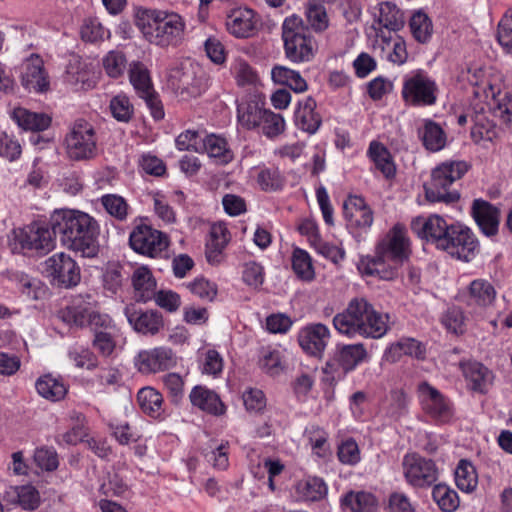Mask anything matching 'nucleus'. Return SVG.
Here are the masks:
<instances>
[{
  "label": "nucleus",
  "mask_w": 512,
  "mask_h": 512,
  "mask_svg": "<svg viewBox=\"0 0 512 512\" xmlns=\"http://www.w3.org/2000/svg\"><path fill=\"white\" fill-rule=\"evenodd\" d=\"M21 83L28 91L41 93L48 90L49 81L43 67V61L38 55H32L23 64Z\"/></svg>",
  "instance_id": "nucleus-23"
},
{
  "label": "nucleus",
  "mask_w": 512,
  "mask_h": 512,
  "mask_svg": "<svg viewBox=\"0 0 512 512\" xmlns=\"http://www.w3.org/2000/svg\"><path fill=\"white\" fill-rule=\"evenodd\" d=\"M344 214L350 229L367 230L373 224L374 218L371 209H349L348 205H344Z\"/></svg>",
  "instance_id": "nucleus-61"
},
{
  "label": "nucleus",
  "mask_w": 512,
  "mask_h": 512,
  "mask_svg": "<svg viewBox=\"0 0 512 512\" xmlns=\"http://www.w3.org/2000/svg\"><path fill=\"white\" fill-rule=\"evenodd\" d=\"M292 269L296 276L303 281H312L315 270L309 253L301 248H295L291 256Z\"/></svg>",
  "instance_id": "nucleus-49"
},
{
  "label": "nucleus",
  "mask_w": 512,
  "mask_h": 512,
  "mask_svg": "<svg viewBox=\"0 0 512 512\" xmlns=\"http://www.w3.org/2000/svg\"><path fill=\"white\" fill-rule=\"evenodd\" d=\"M67 157L72 161H89L98 155V138L93 125L83 119L76 120L64 139Z\"/></svg>",
  "instance_id": "nucleus-5"
},
{
  "label": "nucleus",
  "mask_w": 512,
  "mask_h": 512,
  "mask_svg": "<svg viewBox=\"0 0 512 512\" xmlns=\"http://www.w3.org/2000/svg\"><path fill=\"white\" fill-rule=\"evenodd\" d=\"M367 156L386 179L394 178L396 167L390 151L383 143L376 140L371 141L367 150Z\"/></svg>",
  "instance_id": "nucleus-35"
},
{
  "label": "nucleus",
  "mask_w": 512,
  "mask_h": 512,
  "mask_svg": "<svg viewBox=\"0 0 512 512\" xmlns=\"http://www.w3.org/2000/svg\"><path fill=\"white\" fill-rule=\"evenodd\" d=\"M390 316L388 313L377 311L371 304L365 323L360 331V336L372 339L382 338L388 330Z\"/></svg>",
  "instance_id": "nucleus-38"
},
{
  "label": "nucleus",
  "mask_w": 512,
  "mask_h": 512,
  "mask_svg": "<svg viewBox=\"0 0 512 512\" xmlns=\"http://www.w3.org/2000/svg\"><path fill=\"white\" fill-rule=\"evenodd\" d=\"M92 346L103 357H110L117 345L118 328L113 320L107 317H97L94 322Z\"/></svg>",
  "instance_id": "nucleus-19"
},
{
  "label": "nucleus",
  "mask_w": 512,
  "mask_h": 512,
  "mask_svg": "<svg viewBox=\"0 0 512 512\" xmlns=\"http://www.w3.org/2000/svg\"><path fill=\"white\" fill-rule=\"evenodd\" d=\"M497 40L506 52L512 54V8L505 12L498 23Z\"/></svg>",
  "instance_id": "nucleus-64"
},
{
  "label": "nucleus",
  "mask_w": 512,
  "mask_h": 512,
  "mask_svg": "<svg viewBox=\"0 0 512 512\" xmlns=\"http://www.w3.org/2000/svg\"><path fill=\"white\" fill-rule=\"evenodd\" d=\"M50 226L61 244L82 257L93 258L99 252L98 222L89 214L74 209H58L50 216Z\"/></svg>",
  "instance_id": "nucleus-1"
},
{
  "label": "nucleus",
  "mask_w": 512,
  "mask_h": 512,
  "mask_svg": "<svg viewBox=\"0 0 512 512\" xmlns=\"http://www.w3.org/2000/svg\"><path fill=\"white\" fill-rule=\"evenodd\" d=\"M124 314L131 327L143 335H156L164 327L163 316L157 310H142L129 304L124 308Z\"/></svg>",
  "instance_id": "nucleus-17"
},
{
  "label": "nucleus",
  "mask_w": 512,
  "mask_h": 512,
  "mask_svg": "<svg viewBox=\"0 0 512 512\" xmlns=\"http://www.w3.org/2000/svg\"><path fill=\"white\" fill-rule=\"evenodd\" d=\"M478 248L479 242L473 231L462 223L454 222L450 223V229L440 250L468 262L475 256Z\"/></svg>",
  "instance_id": "nucleus-8"
},
{
  "label": "nucleus",
  "mask_w": 512,
  "mask_h": 512,
  "mask_svg": "<svg viewBox=\"0 0 512 512\" xmlns=\"http://www.w3.org/2000/svg\"><path fill=\"white\" fill-rule=\"evenodd\" d=\"M418 136L423 146L431 152L442 150L447 142V136L442 127L433 120H424L422 128L418 129Z\"/></svg>",
  "instance_id": "nucleus-39"
},
{
  "label": "nucleus",
  "mask_w": 512,
  "mask_h": 512,
  "mask_svg": "<svg viewBox=\"0 0 512 512\" xmlns=\"http://www.w3.org/2000/svg\"><path fill=\"white\" fill-rule=\"evenodd\" d=\"M96 311V301L89 295H78L70 305L59 311V317L70 326H89L92 330L97 317H107Z\"/></svg>",
  "instance_id": "nucleus-12"
},
{
  "label": "nucleus",
  "mask_w": 512,
  "mask_h": 512,
  "mask_svg": "<svg viewBox=\"0 0 512 512\" xmlns=\"http://www.w3.org/2000/svg\"><path fill=\"white\" fill-rule=\"evenodd\" d=\"M134 296L138 302L146 303L155 296L156 280L146 266L138 267L131 276Z\"/></svg>",
  "instance_id": "nucleus-29"
},
{
  "label": "nucleus",
  "mask_w": 512,
  "mask_h": 512,
  "mask_svg": "<svg viewBox=\"0 0 512 512\" xmlns=\"http://www.w3.org/2000/svg\"><path fill=\"white\" fill-rule=\"evenodd\" d=\"M400 266V264L390 260L386 255L378 253L375 249L374 256H363L360 258L357 268L362 275L391 281L398 276Z\"/></svg>",
  "instance_id": "nucleus-20"
},
{
  "label": "nucleus",
  "mask_w": 512,
  "mask_h": 512,
  "mask_svg": "<svg viewBox=\"0 0 512 512\" xmlns=\"http://www.w3.org/2000/svg\"><path fill=\"white\" fill-rule=\"evenodd\" d=\"M316 108L317 103L311 96L298 101L294 113V122L298 129L310 135L315 134L319 130L322 124V117Z\"/></svg>",
  "instance_id": "nucleus-24"
},
{
  "label": "nucleus",
  "mask_w": 512,
  "mask_h": 512,
  "mask_svg": "<svg viewBox=\"0 0 512 512\" xmlns=\"http://www.w3.org/2000/svg\"><path fill=\"white\" fill-rule=\"evenodd\" d=\"M80 34L83 41L90 43L102 42L111 36L110 31L97 18L85 19L81 26Z\"/></svg>",
  "instance_id": "nucleus-56"
},
{
  "label": "nucleus",
  "mask_w": 512,
  "mask_h": 512,
  "mask_svg": "<svg viewBox=\"0 0 512 512\" xmlns=\"http://www.w3.org/2000/svg\"><path fill=\"white\" fill-rule=\"evenodd\" d=\"M471 215L481 232L488 236L498 233L500 224V210L483 199H475L471 205Z\"/></svg>",
  "instance_id": "nucleus-22"
},
{
  "label": "nucleus",
  "mask_w": 512,
  "mask_h": 512,
  "mask_svg": "<svg viewBox=\"0 0 512 512\" xmlns=\"http://www.w3.org/2000/svg\"><path fill=\"white\" fill-rule=\"evenodd\" d=\"M129 80L138 96L154 89L150 72L141 61H132L128 68Z\"/></svg>",
  "instance_id": "nucleus-45"
},
{
  "label": "nucleus",
  "mask_w": 512,
  "mask_h": 512,
  "mask_svg": "<svg viewBox=\"0 0 512 512\" xmlns=\"http://www.w3.org/2000/svg\"><path fill=\"white\" fill-rule=\"evenodd\" d=\"M333 326L340 334L349 337L360 335L359 326L356 322L350 302L345 310L334 316Z\"/></svg>",
  "instance_id": "nucleus-55"
},
{
  "label": "nucleus",
  "mask_w": 512,
  "mask_h": 512,
  "mask_svg": "<svg viewBox=\"0 0 512 512\" xmlns=\"http://www.w3.org/2000/svg\"><path fill=\"white\" fill-rule=\"evenodd\" d=\"M285 127V120L281 114L265 109L257 128H260L267 138L273 139L282 134Z\"/></svg>",
  "instance_id": "nucleus-54"
},
{
  "label": "nucleus",
  "mask_w": 512,
  "mask_h": 512,
  "mask_svg": "<svg viewBox=\"0 0 512 512\" xmlns=\"http://www.w3.org/2000/svg\"><path fill=\"white\" fill-rule=\"evenodd\" d=\"M496 290L492 283L486 279H475L462 293V297L468 306L480 308L490 307L496 299Z\"/></svg>",
  "instance_id": "nucleus-26"
},
{
  "label": "nucleus",
  "mask_w": 512,
  "mask_h": 512,
  "mask_svg": "<svg viewBox=\"0 0 512 512\" xmlns=\"http://www.w3.org/2000/svg\"><path fill=\"white\" fill-rule=\"evenodd\" d=\"M438 93L435 80L423 70L412 72L403 79L401 95L407 105L432 106L437 102Z\"/></svg>",
  "instance_id": "nucleus-7"
},
{
  "label": "nucleus",
  "mask_w": 512,
  "mask_h": 512,
  "mask_svg": "<svg viewBox=\"0 0 512 512\" xmlns=\"http://www.w3.org/2000/svg\"><path fill=\"white\" fill-rule=\"evenodd\" d=\"M305 17L308 30L311 29L315 33L326 31L330 24V19L324 4L317 1H310L305 8Z\"/></svg>",
  "instance_id": "nucleus-44"
},
{
  "label": "nucleus",
  "mask_w": 512,
  "mask_h": 512,
  "mask_svg": "<svg viewBox=\"0 0 512 512\" xmlns=\"http://www.w3.org/2000/svg\"><path fill=\"white\" fill-rule=\"evenodd\" d=\"M68 357L75 366L81 369L94 370L99 365L97 355L86 347H73L68 352Z\"/></svg>",
  "instance_id": "nucleus-62"
},
{
  "label": "nucleus",
  "mask_w": 512,
  "mask_h": 512,
  "mask_svg": "<svg viewBox=\"0 0 512 512\" xmlns=\"http://www.w3.org/2000/svg\"><path fill=\"white\" fill-rule=\"evenodd\" d=\"M432 498L443 512H454L459 507L457 492L446 484L434 485Z\"/></svg>",
  "instance_id": "nucleus-51"
},
{
  "label": "nucleus",
  "mask_w": 512,
  "mask_h": 512,
  "mask_svg": "<svg viewBox=\"0 0 512 512\" xmlns=\"http://www.w3.org/2000/svg\"><path fill=\"white\" fill-rule=\"evenodd\" d=\"M492 110L502 123L512 129V95L508 92L493 94Z\"/></svg>",
  "instance_id": "nucleus-58"
},
{
  "label": "nucleus",
  "mask_w": 512,
  "mask_h": 512,
  "mask_svg": "<svg viewBox=\"0 0 512 512\" xmlns=\"http://www.w3.org/2000/svg\"><path fill=\"white\" fill-rule=\"evenodd\" d=\"M410 226L413 233L420 239L435 245L437 249L444 245L446 235L450 229L447 220L438 214L427 217L418 216L411 221Z\"/></svg>",
  "instance_id": "nucleus-14"
},
{
  "label": "nucleus",
  "mask_w": 512,
  "mask_h": 512,
  "mask_svg": "<svg viewBox=\"0 0 512 512\" xmlns=\"http://www.w3.org/2000/svg\"><path fill=\"white\" fill-rule=\"evenodd\" d=\"M265 111L257 101H242L237 105L238 122L245 129L252 130L259 126L261 117Z\"/></svg>",
  "instance_id": "nucleus-46"
},
{
  "label": "nucleus",
  "mask_w": 512,
  "mask_h": 512,
  "mask_svg": "<svg viewBox=\"0 0 512 512\" xmlns=\"http://www.w3.org/2000/svg\"><path fill=\"white\" fill-rule=\"evenodd\" d=\"M282 39L285 55L291 62H308L313 58L315 41L300 16L293 14L285 18Z\"/></svg>",
  "instance_id": "nucleus-4"
},
{
  "label": "nucleus",
  "mask_w": 512,
  "mask_h": 512,
  "mask_svg": "<svg viewBox=\"0 0 512 512\" xmlns=\"http://www.w3.org/2000/svg\"><path fill=\"white\" fill-rule=\"evenodd\" d=\"M202 151H206L210 158L215 159L218 164H228L233 158L234 154L229 148L225 138L211 134L206 136L202 142Z\"/></svg>",
  "instance_id": "nucleus-41"
},
{
  "label": "nucleus",
  "mask_w": 512,
  "mask_h": 512,
  "mask_svg": "<svg viewBox=\"0 0 512 512\" xmlns=\"http://www.w3.org/2000/svg\"><path fill=\"white\" fill-rule=\"evenodd\" d=\"M469 168L465 161H447L438 165L432 170L430 182L424 185L426 199L431 203L457 202L460 194L457 190H450V186L461 179Z\"/></svg>",
  "instance_id": "nucleus-3"
},
{
  "label": "nucleus",
  "mask_w": 512,
  "mask_h": 512,
  "mask_svg": "<svg viewBox=\"0 0 512 512\" xmlns=\"http://www.w3.org/2000/svg\"><path fill=\"white\" fill-rule=\"evenodd\" d=\"M11 116L16 124L25 131H44L51 124V117L49 115L32 112L22 107L15 108Z\"/></svg>",
  "instance_id": "nucleus-34"
},
{
  "label": "nucleus",
  "mask_w": 512,
  "mask_h": 512,
  "mask_svg": "<svg viewBox=\"0 0 512 512\" xmlns=\"http://www.w3.org/2000/svg\"><path fill=\"white\" fill-rule=\"evenodd\" d=\"M131 248L138 254L156 258L169 246L168 236L146 224L137 225L129 236Z\"/></svg>",
  "instance_id": "nucleus-9"
},
{
  "label": "nucleus",
  "mask_w": 512,
  "mask_h": 512,
  "mask_svg": "<svg viewBox=\"0 0 512 512\" xmlns=\"http://www.w3.org/2000/svg\"><path fill=\"white\" fill-rule=\"evenodd\" d=\"M259 365L261 369L271 376L279 375L284 367L281 352L271 347H264L260 351Z\"/></svg>",
  "instance_id": "nucleus-59"
},
{
  "label": "nucleus",
  "mask_w": 512,
  "mask_h": 512,
  "mask_svg": "<svg viewBox=\"0 0 512 512\" xmlns=\"http://www.w3.org/2000/svg\"><path fill=\"white\" fill-rule=\"evenodd\" d=\"M417 392L425 414L440 422H446L452 417V404L438 389L427 382H421Z\"/></svg>",
  "instance_id": "nucleus-13"
},
{
  "label": "nucleus",
  "mask_w": 512,
  "mask_h": 512,
  "mask_svg": "<svg viewBox=\"0 0 512 512\" xmlns=\"http://www.w3.org/2000/svg\"><path fill=\"white\" fill-rule=\"evenodd\" d=\"M367 358L368 353L362 343L338 345L336 348L335 359L345 373L353 371Z\"/></svg>",
  "instance_id": "nucleus-31"
},
{
  "label": "nucleus",
  "mask_w": 512,
  "mask_h": 512,
  "mask_svg": "<svg viewBox=\"0 0 512 512\" xmlns=\"http://www.w3.org/2000/svg\"><path fill=\"white\" fill-rule=\"evenodd\" d=\"M54 237L50 223L33 222L23 228L14 229L9 237V245L13 253L48 251L53 248Z\"/></svg>",
  "instance_id": "nucleus-6"
},
{
  "label": "nucleus",
  "mask_w": 512,
  "mask_h": 512,
  "mask_svg": "<svg viewBox=\"0 0 512 512\" xmlns=\"http://www.w3.org/2000/svg\"><path fill=\"white\" fill-rule=\"evenodd\" d=\"M35 387L40 396L51 401L61 400L67 392L64 384L51 375L40 377Z\"/></svg>",
  "instance_id": "nucleus-50"
},
{
  "label": "nucleus",
  "mask_w": 512,
  "mask_h": 512,
  "mask_svg": "<svg viewBox=\"0 0 512 512\" xmlns=\"http://www.w3.org/2000/svg\"><path fill=\"white\" fill-rule=\"evenodd\" d=\"M409 26L417 42L427 43L431 39L433 33L432 21L423 11H417L411 16Z\"/></svg>",
  "instance_id": "nucleus-52"
},
{
  "label": "nucleus",
  "mask_w": 512,
  "mask_h": 512,
  "mask_svg": "<svg viewBox=\"0 0 512 512\" xmlns=\"http://www.w3.org/2000/svg\"><path fill=\"white\" fill-rule=\"evenodd\" d=\"M101 203L106 212L117 220L123 221L127 218L129 206L123 197L106 194L101 197Z\"/></svg>",
  "instance_id": "nucleus-63"
},
{
  "label": "nucleus",
  "mask_w": 512,
  "mask_h": 512,
  "mask_svg": "<svg viewBox=\"0 0 512 512\" xmlns=\"http://www.w3.org/2000/svg\"><path fill=\"white\" fill-rule=\"evenodd\" d=\"M137 27L149 43L166 48L183 41L186 25L176 13L148 10L138 18Z\"/></svg>",
  "instance_id": "nucleus-2"
},
{
  "label": "nucleus",
  "mask_w": 512,
  "mask_h": 512,
  "mask_svg": "<svg viewBox=\"0 0 512 512\" xmlns=\"http://www.w3.org/2000/svg\"><path fill=\"white\" fill-rule=\"evenodd\" d=\"M330 331L328 327L321 323L307 325L302 328L298 334V343L307 354L320 357L324 352Z\"/></svg>",
  "instance_id": "nucleus-21"
},
{
  "label": "nucleus",
  "mask_w": 512,
  "mask_h": 512,
  "mask_svg": "<svg viewBox=\"0 0 512 512\" xmlns=\"http://www.w3.org/2000/svg\"><path fill=\"white\" fill-rule=\"evenodd\" d=\"M426 348L423 343L414 338H402L391 344L385 351V358L389 362H396L402 355H409L417 359L425 357Z\"/></svg>",
  "instance_id": "nucleus-36"
},
{
  "label": "nucleus",
  "mask_w": 512,
  "mask_h": 512,
  "mask_svg": "<svg viewBox=\"0 0 512 512\" xmlns=\"http://www.w3.org/2000/svg\"><path fill=\"white\" fill-rule=\"evenodd\" d=\"M141 410L152 418H161L164 414L163 396L152 387H144L137 394Z\"/></svg>",
  "instance_id": "nucleus-42"
},
{
  "label": "nucleus",
  "mask_w": 512,
  "mask_h": 512,
  "mask_svg": "<svg viewBox=\"0 0 512 512\" xmlns=\"http://www.w3.org/2000/svg\"><path fill=\"white\" fill-rule=\"evenodd\" d=\"M295 492L301 501L318 502L327 496L328 486L322 478L308 476L296 483Z\"/></svg>",
  "instance_id": "nucleus-32"
},
{
  "label": "nucleus",
  "mask_w": 512,
  "mask_h": 512,
  "mask_svg": "<svg viewBox=\"0 0 512 512\" xmlns=\"http://www.w3.org/2000/svg\"><path fill=\"white\" fill-rule=\"evenodd\" d=\"M189 399L194 407L215 416H221L226 411L218 394L205 386H195L189 394Z\"/></svg>",
  "instance_id": "nucleus-28"
},
{
  "label": "nucleus",
  "mask_w": 512,
  "mask_h": 512,
  "mask_svg": "<svg viewBox=\"0 0 512 512\" xmlns=\"http://www.w3.org/2000/svg\"><path fill=\"white\" fill-rule=\"evenodd\" d=\"M257 183L263 191H278L284 187L285 177L277 167H267L259 171Z\"/></svg>",
  "instance_id": "nucleus-57"
},
{
  "label": "nucleus",
  "mask_w": 512,
  "mask_h": 512,
  "mask_svg": "<svg viewBox=\"0 0 512 512\" xmlns=\"http://www.w3.org/2000/svg\"><path fill=\"white\" fill-rule=\"evenodd\" d=\"M134 363L141 373L148 374L168 370L175 365L176 361L170 348L156 347L140 351Z\"/></svg>",
  "instance_id": "nucleus-18"
},
{
  "label": "nucleus",
  "mask_w": 512,
  "mask_h": 512,
  "mask_svg": "<svg viewBox=\"0 0 512 512\" xmlns=\"http://www.w3.org/2000/svg\"><path fill=\"white\" fill-rule=\"evenodd\" d=\"M342 502L353 512H371L377 506L376 497L365 491H350L343 497Z\"/></svg>",
  "instance_id": "nucleus-53"
},
{
  "label": "nucleus",
  "mask_w": 512,
  "mask_h": 512,
  "mask_svg": "<svg viewBox=\"0 0 512 512\" xmlns=\"http://www.w3.org/2000/svg\"><path fill=\"white\" fill-rule=\"evenodd\" d=\"M271 78L274 83L287 86L296 93H303L308 89V84L301 74L286 66H274L271 70Z\"/></svg>",
  "instance_id": "nucleus-40"
},
{
  "label": "nucleus",
  "mask_w": 512,
  "mask_h": 512,
  "mask_svg": "<svg viewBox=\"0 0 512 512\" xmlns=\"http://www.w3.org/2000/svg\"><path fill=\"white\" fill-rule=\"evenodd\" d=\"M378 23L389 31L400 30L405 23L403 13L391 2H383L379 5Z\"/></svg>",
  "instance_id": "nucleus-48"
},
{
  "label": "nucleus",
  "mask_w": 512,
  "mask_h": 512,
  "mask_svg": "<svg viewBox=\"0 0 512 512\" xmlns=\"http://www.w3.org/2000/svg\"><path fill=\"white\" fill-rule=\"evenodd\" d=\"M456 486L465 493L473 492L478 485V475L472 462L461 459L455 469Z\"/></svg>",
  "instance_id": "nucleus-47"
},
{
  "label": "nucleus",
  "mask_w": 512,
  "mask_h": 512,
  "mask_svg": "<svg viewBox=\"0 0 512 512\" xmlns=\"http://www.w3.org/2000/svg\"><path fill=\"white\" fill-rule=\"evenodd\" d=\"M65 82L77 90H90L95 86V76L89 65L78 56H73L67 66Z\"/></svg>",
  "instance_id": "nucleus-25"
},
{
  "label": "nucleus",
  "mask_w": 512,
  "mask_h": 512,
  "mask_svg": "<svg viewBox=\"0 0 512 512\" xmlns=\"http://www.w3.org/2000/svg\"><path fill=\"white\" fill-rule=\"evenodd\" d=\"M375 249L378 253L386 255L390 260L402 265L410 255L409 239L405 227L395 224L378 242Z\"/></svg>",
  "instance_id": "nucleus-15"
},
{
  "label": "nucleus",
  "mask_w": 512,
  "mask_h": 512,
  "mask_svg": "<svg viewBox=\"0 0 512 512\" xmlns=\"http://www.w3.org/2000/svg\"><path fill=\"white\" fill-rule=\"evenodd\" d=\"M198 68L186 60L172 67L167 74L168 85L181 94L195 96L200 92L201 79L197 77Z\"/></svg>",
  "instance_id": "nucleus-16"
},
{
  "label": "nucleus",
  "mask_w": 512,
  "mask_h": 512,
  "mask_svg": "<svg viewBox=\"0 0 512 512\" xmlns=\"http://www.w3.org/2000/svg\"><path fill=\"white\" fill-rule=\"evenodd\" d=\"M226 27L236 38H248L255 31L254 12L251 9H238L228 15Z\"/></svg>",
  "instance_id": "nucleus-30"
},
{
  "label": "nucleus",
  "mask_w": 512,
  "mask_h": 512,
  "mask_svg": "<svg viewBox=\"0 0 512 512\" xmlns=\"http://www.w3.org/2000/svg\"><path fill=\"white\" fill-rule=\"evenodd\" d=\"M390 316L388 313L377 311L371 304L365 323L360 331V336L372 339L382 338L388 330Z\"/></svg>",
  "instance_id": "nucleus-37"
},
{
  "label": "nucleus",
  "mask_w": 512,
  "mask_h": 512,
  "mask_svg": "<svg viewBox=\"0 0 512 512\" xmlns=\"http://www.w3.org/2000/svg\"><path fill=\"white\" fill-rule=\"evenodd\" d=\"M402 467L407 483L415 488L430 487L438 480L439 471L435 462L416 453L406 454Z\"/></svg>",
  "instance_id": "nucleus-10"
},
{
  "label": "nucleus",
  "mask_w": 512,
  "mask_h": 512,
  "mask_svg": "<svg viewBox=\"0 0 512 512\" xmlns=\"http://www.w3.org/2000/svg\"><path fill=\"white\" fill-rule=\"evenodd\" d=\"M105 73L110 77L117 79L124 74L127 66V59L123 52L119 50L109 51L102 60Z\"/></svg>",
  "instance_id": "nucleus-60"
},
{
  "label": "nucleus",
  "mask_w": 512,
  "mask_h": 512,
  "mask_svg": "<svg viewBox=\"0 0 512 512\" xmlns=\"http://www.w3.org/2000/svg\"><path fill=\"white\" fill-rule=\"evenodd\" d=\"M229 70L238 87L255 86L259 82L257 71L243 57L233 58Z\"/></svg>",
  "instance_id": "nucleus-43"
},
{
  "label": "nucleus",
  "mask_w": 512,
  "mask_h": 512,
  "mask_svg": "<svg viewBox=\"0 0 512 512\" xmlns=\"http://www.w3.org/2000/svg\"><path fill=\"white\" fill-rule=\"evenodd\" d=\"M375 49H380L386 59L393 64L402 65L407 61L408 53L405 41L396 36L377 35Z\"/></svg>",
  "instance_id": "nucleus-33"
},
{
  "label": "nucleus",
  "mask_w": 512,
  "mask_h": 512,
  "mask_svg": "<svg viewBox=\"0 0 512 512\" xmlns=\"http://www.w3.org/2000/svg\"><path fill=\"white\" fill-rule=\"evenodd\" d=\"M460 368L468 387L479 393H486L493 382V373L477 361L461 362Z\"/></svg>",
  "instance_id": "nucleus-27"
},
{
  "label": "nucleus",
  "mask_w": 512,
  "mask_h": 512,
  "mask_svg": "<svg viewBox=\"0 0 512 512\" xmlns=\"http://www.w3.org/2000/svg\"><path fill=\"white\" fill-rule=\"evenodd\" d=\"M44 272L58 286L70 288L81 279L80 268L75 260L63 252L53 254L44 263Z\"/></svg>",
  "instance_id": "nucleus-11"
}]
</instances>
